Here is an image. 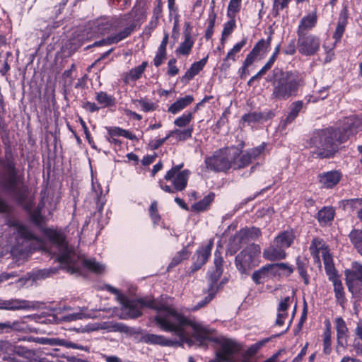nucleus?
<instances>
[{
    "label": "nucleus",
    "mask_w": 362,
    "mask_h": 362,
    "mask_svg": "<svg viewBox=\"0 0 362 362\" xmlns=\"http://www.w3.org/2000/svg\"><path fill=\"white\" fill-rule=\"evenodd\" d=\"M169 310L168 315H156L154 321L161 330L174 333L179 339H169L163 335L147 333L142 336L144 342L161 346H183L184 343L189 341L185 330L186 327H190L192 329L193 337L197 341L212 342V339L217 338L210 337V330L196 322L194 319L188 318L172 306Z\"/></svg>",
    "instance_id": "obj_1"
},
{
    "label": "nucleus",
    "mask_w": 362,
    "mask_h": 362,
    "mask_svg": "<svg viewBox=\"0 0 362 362\" xmlns=\"http://www.w3.org/2000/svg\"><path fill=\"white\" fill-rule=\"evenodd\" d=\"M362 131V117L352 115L346 117L338 127H329L317 129L310 138L313 157L331 158L338 151L339 145L347 141L351 136Z\"/></svg>",
    "instance_id": "obj_2"
},
{
    "label": "nucleus",
    "mask_w": 362,
    "mask_h": 362,
    "mask_svg": "<svg viewBox=\"0 0 362 362\" xmlns=\"http://www.w3.org/2000/svg\"><path fill=\"white\" fill-rule=\"evenodd\" d=\"M273 86L272 98L276 100H288L296 97L305 84V74L296 69L284 70L274 68L272 78L269 80Z\"/></svg>",
    "instance_id": "obj_3"
},
{
    "label": "nucleus",
    "mask_w": 362,
    "mask_h": 362,
    "mask_svg": "<svg viewBox=\"0 0 362 362\" xmlns=\"http://www.w3.org/2000/svg\"><path fill=\"white\" fill-rule=\"evenodd\" d=\"M122 311L127 310L124 319H136L142 315L141 309L148 308L159 313L158 315H168L171 306L165 303L147 297L130 299L125 295L119 296Z\"/></svg>",
    "instance_id": "obj_4"
},
{
    "label": "nucleus",
    "mask_w": 362,
    "mask_h": 362,
    "mask_svg": "<svg viewBox=\"0 0 362 362\" xmlns=\"http://www.w3.org/2000/svg\"><path fill=\"white\" fill-rule=\"evenodd\" d=\"M295 230L288 227L280 231L274 238L270 245L263 250V257L268 261L275 262L286 258V250L291 247L296 240Z\"/></svg>",
    "instance_id": "obj_5"
},
{
    "label": "nucleus",
    "mask_w": 362,
    "mask_h": 362,
    "mask_svg": "<svg viewBox=\"0 0 362 362\" xmlns=\"http://www.w3.org/2000/svg\"><path fill=\"white\" fill-rule=\"evenodd\" d=\"M143 16L142 9L140 7H136V6H133L132 10L127 14L124 16V19L127 20L129 18H134V22H132L128 26H126L123 30H120L117 33L112 34L107 36L106 38H103L100 40L95 41L92 45H89L86 47V49H88L93 47H100L105 45H110L112 44H117L122 40L126 39L129 36L132 35V33L134 31L136 28V22L139 21L141 19V16Z\"/></svg>",
    "instance_id": "obj_6"
},
{
    "label": "nucleus",
    "mask_w": 362,
    "mask_h": 362,
    "mask_svg": "<svg viewBox=\"0 0 362 362\" xmlns=\"http://www.w3.org/2000/svg\"><path fill=\"white\" fill-rule=\"evenodd\" d=\"M260 255L259 245L252 243L246 246L235 257V265L239 273L248 275L252 269L259 264Z\"/></svg>",
    "instance_id": "obj_7"
},
{
    "label": "nucleus",
    "mask_w": 362,
    "mask_h": 362,
    "mask_svg": "<svg viewBox=\"0 0 362 362\" xmlns=\"http://www.w3.org/2000/svg\"><path fill=\"white\" fill-rule=\"evenodd\" d=\"M118 25L119 22L117 20L113 21L109 18H100L97 19L90 28L89 30L85 29L77 35L76 40L79 42L78 46H81L85 42L90 41L95 37L104 35L110 33Z\"/></svg>",
    "instance_id": "obj_8"
},
{
    "label": "nucleus",
    "mask_w": 362,
    "mask_h": 362,
    "mask_svg": "<svg viewBox=\"0 0 362 362\" xmlns=\"http://www.w3.org/2000/svg\"><path fill=\"white\" fill-rule=\"evenodd\" d=\"M205 168L214 173H227L232 168V161L227 154V148L215 151L211 156L204 158Z\"/></svg>",
    "instance_id": "obj_9"
},
{
    "label": "nucleus",
    "mask_w": 362,
    "mask_h": 362,
    "mask_svg": "<svg viewBox=\"0 0 362 362\" xmlns=\"http://www.w3.org/2000/svg\"><path fill=\"white\" fill-rule=\"evenodd\" d=\"M297 37V48L301 55L311 57L320 51L321 40L317 35L310 33L298 35Z\"/></svg>",
    "instance_id": "obj_10"
},
{
    "label": "nucleus",
    "mask_w": 362,
    "mask_h": 362,
    "mask_svg": "<svg viewBox=\"0 0 362 362\" xmlns=\"http://www.w3.org/2000/svg\"><path fill=\"white\" fill-rule=\"evenodd\" d=\"M20 177L18 174H7L0 180V187L4 192L11 195L18 204H22L26 199L24 192L18 189Z\"/></svg>",
    "instance_id": "obj_11"
},
{
    "label": "nucleus",
    "mask_w": 362,
    "mask_h": 362,
    "mask_svg": "<svg viewBox=\"0 0 362 362\" xmlns=\"http://www.w3.org/2000/svg\"><path fill=\"white\" fill-rule=\"evenodd\" d=\"M212 342L220 346L216 356L223 361H229L233 355L238 354L242 349L240 344L229 338L212 339Z\"/></svg>",
    "instance_id": "obj_12"
},
{
    "label": "nucleus",
    "mask_w": 362,
    "mask_h": 362,
    "mask_svg": "<svg viewBox=\"0 0 362 362\" xmlns=\"http://www.w3.org/2000/svg\"><path fill=\"white\" fill-rule=\"evenodd\" d=\"M223 246L217 245L214 251V267L209 271V280L210 281V290H212L223 273L224 260L222 256Z\"/></svg>",
    "instance_id": "obj_13"
},
{
    "label": "nucleus",
    "mask_w": 362,
    "mask_h": 362,
    "mask_svg": "<svg viewBox=\"0 0 362 362\" xmlns=\"http://www.w3.org/2000/svg\"><path fill=\"white\" fill-rule=\"evenodd\" d=\"M214 246V240H210L206 245H202L197 248L192 257V264L190 267L189 274H193L199 270L209 260Z\"/></svg>",
    "instance_id": "obj_14"
},
{
    "label": "nucleus",
    "mask_w": 362,
    "mask_h": 362,
    "mask_svg": "<svg viewBox=\"0 0 362 362\" xmlns=\"http://www.w3.org/2000/svg\"><path fill=\"white\" fill-rule=\"evenodd\" d=\"M41 232L44 237L57 249H66L69 242L66 235L62 228L45 227L42 228Z\"/></svg>",
    "instance_id": "obj_15"
},
{
    "label": "nucleus",
    "mask_w": 362,
    "mask_h": 362,
    "mask_svg": "<svg viewBox=\"0 0 362 362\" xmlns=\"http://www.w3.org/2000/svg\"><path fill=\"white\" fill-rule=\"evenodd\" d=\"M309 250L313 257L320 262V252L322 251V257L325 267V260H327L328 264H334L333 262L332 256L331 255L328 246L326 245L323 239L320 238H314L309 247Z\"/></svg>",
    "instance_id": "obj_16"
},
{
    "label": "nucleus",
    "mask_w": 362,
    "mask_h": 362,
    "mask_svg": "<svg viewBox=\"0 0 362 362\" xmlns=\"http://www.w3.org/2000/svg\"><path fill=\"white\" fill-rule=\"evenodd\" d=\"M107 134L105 136L106 140L111 144L115 146V148H121L122 142L117 137L123 136L132 141H137L136 136L132 132L124 129L119 127H106Z\"/></svg>",
    "instance_id": "obj_17"
},
{
    "label": "nucleus",
    "mask_w": 362,
    "mask_h": 362,
    "mask_svg": "<svg viewBox=\"0 0 362 362\" xmlns=\"http://www.w3.org/2000/svg\"><path fill=\"white\" fill-rule=\"evenodd\" d=\"M349 11L347 5H343L339 13V18L337 23V26L332 35V38L334 40V46L341 42V38L346 31V26L349 23Z\"/></svg>",
    "instance_id": "obj_18"
},
{
    "label": "nucleus",
    "mask_w": 362,
    "mask_h": 362,
    "mask_svg": "<svg viewBox=\"0 0 362 362\" xmlns=\"http://www.w3.org/2000/svg\"><path fill=\"white\" fill-rule=\"evenodd\" d=\"M342 176L340 170H334L320 173L317 175V180L323 188L333 189L339 184Z\"/></svg>",
    "instance_id": "obj_19"
},
{
    "label": "nucleus",
    "mask_w": 362,
    "mask_h": 362,
    "mask_svg": "<svg viewBox=\"0 0 362 362\" xmlns=\"http://www.w3.org/2000/svg\"><path fill=\"white\" fill-rule=\"evenodd\" d=\"M318 16L317 11L315 10L312 12L307 13L299 21L297 27L296 34L305 35L309 34L308 32L315 28L317 25Z\"/></svg>",
    "instance_id": "obj_20"
},
{
    "label": "nucleus",
    "mask_w": 362,
    "mask_h": 362,
    "mask_svg": "<svg viewBox=\"0 0 362 362\" xmlns=\"http://www.w3.org/2000/svg\"><path fill=\"white\" fill-rule=\"evenodd\" d=\"M276 276L273 263L267 264L260 269L255 271L252 274V279L255 284H263Z\"/></svg>",
    "instance_id": "obj_21"
},
{
    "label": "nucleus",
    "mask_w": 362,
    "mask_h": 362,
    "mask_svg": "<svg viewBox=\"0 0 362 362\" xmlns=\"http://www.w3.org/2000/svg\"><path fill=\"white\" fill-rule=\"evenodd\" d=\"M274 116V114L271 110L267 112H250L241 117L240 122L250 124L252 123L266 122Z\"/></svg>",
    "instance_id": "obj_22"
},
{
    "label": "nucleus",
    "mask_w": 362,
    "mask_h": 362,
    "mask_svg": "<svg viewBox=\"0 0 362 362\" xmlns=\"http://www.w3.org/2000/svg\"><path fill=\"white\" fill-rule=\"evenodd\" d=\"M325 273L326 275L328 276L329 281H332L334 287V292L339 293V292H344V288L342 284V282L340 279V276L338 274L337 270L335 268L334 264H328L327 260H325Z\"/></svg>",
    "instance_id": "obj_23"
},
{
    "label": "nucleus",
    "mask_w": 362,
    "mask_h": 362,
    "mask_svg": "<svg viewBox=\"0 0 362 362\" xmlns=\"http://www.w3.org/2000/svg\"><path fill=\"white\" fill-rule=\"evenodd\" d=\"M32 306L30 302L26 300L21 299H10L2 300L0 299V310H28Z\"/></svg>",
    "instance_id": "obj_24"
},
{
    "label": "nucleus",
    "mask_w": 362,
    "mask_h": 362,
    "mask_svg": "<svg viewBox=\"0 0 362 362\" xmlns=\"http://www.w3.org/2000/svg\"><path fill=\"white\" fill-rule=\"evenodd\" d=\"M335 209L332 206H323L315 216L321 227L330 226L335 216Z\"/></svg>",
    "instance_id": "obj_25"
},
{
    "label": "nucleus",
    "mask_w": 362,
    "mask_h": 362,
    "mask_svg": "<svg viewBox=\"0 0 362 362\" xmlns=\"http://www.w3.org/2000/svg\"><path fill=\"white\" fill-rule=\"evenodd\" d=\"M344 274L346 285L349 290L351 291L352 284L354 281H359L362 282V264L354 263L351 269H346Z\"/></svg>",
    "instance_id": "obj_26"
},
{
    "label": "nucleus",
    "mask_w": 362,
    "mask_h": 362,
    "mask_svg": "<svg viewBox=\"0 0 362 362\" xmlns=\"http://www.w3.org/2000/svg\"><path fill=\"white\" fill-rule=\"evenodd\" d=\"M208 55L198 62H194L182 76L181 81L187 83L197 75L205 66L208 61Z\"/></svg>",
    "instance_id": "obj_27"
},
{
    "label": "nucleus",
    "mask_w": 362,
    "mask_h": 362,
    "mask_svg": "<svg viewBox=\"0 0 362 362\" xmlns=\"http://www.w3.org/2000/svg\"><path fill=\"white\" fill-rule=\"evenodd\" d=\"M243 146L244 143L243 142L242 144H240V149L238 150V151L231 158L233 165L232 169L233 170H240L245 168V167L248 166L252 161L247 151L244 154H243L238 160H236V159L240 156L241 148H243Z\"/></svg>",
    "instance_id": "obj_28"
},
{
    "label": "nucleus",
    "mask_w": 362,
    "mask_h": 362,
    "mask_svg": "<svg viewBox=\"0 0 362 362\" xmlns=\"http://www.w3.org/2000/svg\"><path fill=\"white\" fill-rule=\"evenodd\" d=\"M189 174L190 171L185 169L177 175H175L172 180H169L168 181H171L176 192H182L185 190L187 186Z\"/></svg>",
    "instance_id": "obj_29"
},
{
    "label": "nucleus",
    "mask_w": 362,
    "mask_h": 362,
    "mask_svg": "<svg viewBox=\"0 0 362 362\" xmlns=\"http://www.w3.org/2000/svg\"><path fill=\"white\" fill-rule=\"evenodd\" d=\"M148 66V62H143L139 66L130 69L124 76V82L129 83L140 79Z\"/></svg>",
    "instance_id": "obj_30"
},
{
    "label": "nucleus",
    "mask_w": 362,
    "mask_h": 362,
    "mask_svg": "<svg viewBox=\"0 0 362 362\" xmlns=\"http://www.w3.org/2000/svg\"><path fill=\"white\" fill-rule=\"evenodd\" d=\"M259 56L255 52L251 50L246 56V58L243 61V65L239 68L238 74L239 77L242 80H245L250 74L248 68L257 60Z\"/></svg>",
    "instance_id": "obj_31"
},
{
    "label": "nucleus",
    "mask_w": 362,
    "mask_h": 362,
    "mask_svg": "<svg viewBox=\"0 0 362 362\" xmlns=\"http://www.w3.org/2000/svg\"><path fill=\"white\" fill-rule=\"evenodd\" d=\"M215 196L214 192H210L207 195L204 196L202 199L192 204L190 210L197 213L206 211L214 201Z\"/></svg>",
    "instance_id": "obj_32"
},
{
    "label": "nucleus",
    "mask_w": 362,
    "mask_h": 362,
    "mask_svg": "<svg viewBox=\"0 0 362 362\" xmlns=\"http://www.w3.org/2000/svg\"><path fill=\"white\" fill-rule=\"evenodd\" d=\"M308 263L309 261L307 258H302L300 256H298L296 259V269L305 286L310 284V275L307 271Z\"/></svg>",
    "instance_id": "obj_33"
},
{
    "label": "nucleus",
    "mask_w": 362,
    "mask_h": 362,
    "mask_svg": "<svg viewBox=\"0 0 362 362\" xmlns=\"http://www.w3.org/2000/svg\"><path fill=\"white\" fill-rule=\"evenodd\" d=\"M335 328L337 331V342L343 346L344 343H346L348 337V328L346 322L341 317L335 319Z\"/></svg>",
    "instance_id": "obj_34"
},
{
    "label": "nucleus",
    "mask_w": 362,
    "mask_h": 362,
    "mask_svg": "<svg viewBox=\"0 0 362 362\" xmlns=\"http://www.w3.org/2000/svg\"><path fill=\"white\" fill-rule=\"evenodd\" d=\"M95 100L100 105V108L111 107L116 105V98L105 91L95 92Z\"/></svg>",
    "instance_id": "obj_35"
},
{
    "label": "nucleus",
    "mask_w": 362,
    "mask_h": 362,
    "mask_svg": "<svg viewBox=\"0 0 362 362\" xmlns=\"http://www.w3.org/2000/svg\"><path fill=\"white\" fill-rule=\"evenodd\" d=\"M194 101V97L191 95H185L183 98L177 99L170 105L168 111L173 115L178 113Z\"/></svg>",
    "instance_id": "obj_36"
},
{
    "label": "nucleus",
    "mask_w": 362,
    "mask_h": 362,
    "mask_svg": "<svg viewBox=\"0 0 362 362\" xmlns=\"http://www.w3.org/2000/svg\"><path fill=\"white\" fill-rule=\"evenodd\" d=\"M273 31L269 33L267 40H259L253 47L252 50L259 56V59L263 57L269 51L272 40Z\"/></svg>",
    "instance_id": "obj_37"
},
{
    "label": "nucleus",
    "mask_w": 362,
    "mask_h": 362,
    "mask_svg": "<svg viewBox=\"0 0 362 362\" xmlns=\"http://www.w3.org/2000/svg\"><path fill=\"white\" fill-rule=\"evenodd\" d=\"M304 104L303 100H296L293 102L289 107V112L284 120V125L292 123L298 116L300 111L303 110Z\"/></svg>",
    "instance_id": "obj_38"
},
{
    "label": "nucleus",
    "mask_w": 362,
    "mask_h": 362,
    "mask_svg": "<svg viewBox=\"0 0 362 362\" xmlns=\"http://www.w3.org/2000/svg\"><path fill=\"white\" fill-rule=\"evenodd\" d=\"M325 328L323 332V351L325 354L331 352L332 348V325L329 320L326 319L324 321Z\"/></svg>",
    "instance_id": "obj_39"
},
{
    "label": "nucleus",
    "mask_w": 362,
    "mask_h": 362,
    "mask_svg": "<svg viewBox=\"0 0 362 362\" xmlns=\"http://www.w3.org/2000/svg\"><path fill=\"white\" fill-rule=\"evenodd\" d=\"M13 226L20 238L26 241L38 240V237L27 226L19 223H16Z\"/></svg>",
    "instance_id": "obj_40"
},
{
    "label": "nucleus",
    "mask_w": 362,
    "mask_h": 362,
    "mask_svg": "<svg viewBox=\"0 0 362 362\" xmlns=\"http://www.w3.org/2000/svg\"><path fill=\"white\" fill-rule=\"evenodd\" d=\"M29 218L30 222L37 227L40 230L45 228L44 225L46 223V218L42 214L40 209H34L33 211H29Z\"/></svg>",
    "instance_id": "obj_41"
},
{
    "label": "nucleus",
    "mask_w": 362,
    "mask_h": 362,
    "mask_svg": "<svg viewBox=\"0 0 362 362\" xmlns=\"http://www.w3.org/2000/svg\"><path fill=\"white\" fill-rule=\"evenodd\" d=\"M271 337L264 338L262 340L257 341L256 343L250 346L247 349L243 354V357L245 359H247L253 357L259 351V350L264 346L267 342L271 340Z\"/></svg>",
    "instance_id": "obj_42"
},
{
    "label": "nucleus",
    "mask_w": 362,
    "mask_h": 362,
    "mask_svg": "<svg viewBox=\"0 0 362 362\" xmlns=\"http://www.w3.org/2000/svg\"><path fill=\"white\" fill-rule=\"evenodd\" d=\"M132 103L136 106L140 105L141 110L144 112L155 111L158 107L156 103L148 100L147 98H142L140 99L132 100Z\"/></svg>",
    "instance_id": "obj_43"
},
{
    "label": "nucleus",
    "mask_w": 362,
    "mask_h": 362,
    "mask_svg": "<svg viewBox=\"0 0 362 362\" xmlns=\"http://www.w3.org/2000/svg\"><path fill=\"white\" fill-rule=\"evenodd\" d=\"M349 238L354 247L362 255V230L353 229L350 232Z\"/></svg>",
    "instance_id": "obj_44"
},
{
    "label": "nucleus",
    "mask_w": 362,
    "mask_h": 362,
    "mask_svg": "<svg viewBox=\"0 0 362 362\" xmlns=\"http://www.w3.org/2000/svg\"><path fill=\"white\" fill-rule=\"evenodd\" d=\"M194 41L192 38H189L187 35L184 37V41L182 42L180 46L176 49L175 53L183 56H188L194 46Z\"/></svg>",
    "instance_id": "obj_45"
},
{
    "label": "nucleus",
    "mask_w": 362,
    "mask_h": 362,
    "mask_svg": "<svg viewBox=\"0 0 362 362\" xmlns=\"http://www.w3.org/2000/svg\"><path fill=\"white\" fill-rule=\"evenodd\" d=\"M21 329H22V323L19 321L0 322V334H8L13 331H19Z\"/></svg>",
    "instance_id": "obj_46"
},
{
    "label": "nucleus",
    "mask_w": 362,
    "mask_h": 362,
    "mask_svg": "<svg viewBox=\"0 0 362 362\" xmlns=\"http://www.w3.org/2000/svg\"><path fill=\"white\" fill-rule=\"evenodd\" d=\"M291 0H273L272 14L274 18H277L280 15V11L288 8Z\"/></svg>",
    "instance_id": "obj_47"
},
{
    "label": "nucleus",
    "mask_w": 362,
    "mask_h": 362,
    "mask_svg": "<svg viewBox=\"0 0 362 362\" xmlns=\"http://www.w3.org/2000/svg\"><path fill=\"white\" fill-rule=\"evenodd\" d=\"M189 257V252L186 247L182 248L180 251L172 259L168 265V268H173L180 264L183 260L188 259Z\"/></svg>",
    "instance_id": "obj_48"
},
{
    "label": "nucleus",
    "mask_w": 362,
    "mask_h": 362,
    "mask_svg": "<svg viewBox=\"0 0 362 362\" xmlns=\"http://www.w3.org/2000/svg\"><path fill=\"white\" fill-rule=\"evenodd\" d=\"M345 202L346 206L356 210L357 218L362 221V198L347 199Z\"/></svg>",
    "instance_id": "obj_49"
},
{
    "label": "nucleus",
    "mask_w": 362,
    "mask_h": 362,
    "mask_svg": "<svg viewBox=\"0 0 362 362\" xmlns=\"http://www.w3.org/2000/svg\"><path fill=\"white\" fill-rule=\"evenodd\" d=\"M193 117L194 112H186L176 118L174 121V124L178 127H185L191 122Z\"/></svg>",
    "instance_id": "obj_50"
},
{
    "label": "nucleus",
    "mask_w": 362,
    "mask_h": 362,
    "mask_svg": "<svg viewBox=\"0 0 362 362\" xmlns=\"http://www.w3.org/2000/svg\"><path fill=\"white\" fill-rule=\"evenodd\" d=\"M83 266L95 274H100L104 270V267L94 259H84L83 261Z\"/></svg>",
    "instance_id": "obj_51"
},
{
    "label": "nucleus",
    "mask_w": 362,
    "mask_h": 362,
    "mask_svg": "<svg viewBox=\"0 0 362 362\" xmlns=\"http://www.w3.org/2000/svg\"><path fill=\"white\" fill-rule=\"evenodd\" d=\"M242 0H230L228 8L227 16L228 18H235L241 9Z\"/></svg>",
    "instance_id": "obj_52"
},
{
    "label": "nucleus",
    "mask_w": 362,
    "mask_h": 362,
    "mask_svg": "<svg viewBox=\"0 0 362 362\" xmlns=\"http://www.w3.org/2000/svg\"><path fill=\"white\" fill-rule=\"evenodd\" d=\"M355 333L358 339H355L354 347L356 352L362 356V322L357 325L355 329Z\"/></svg>",
    "instance_id": "obj_53"
},
{
    "label": "nucleus",
    "mask_w": 362,
    "mask_h": 362,
    "mask_svg": "<svg viewBox=\"0 0 362 362\" xmlns=\"http://www.w3.org/2000/svg\"><path fill=\"white\" fill-rule=\"evenodd\" d=\"M148 213L153 225H158L161 220V216L158 213L157 201L154 200L151 202L148 209Z\"/></svg>",
    "instance_id": "obj_54"
},
{
    "label": "nucleus",
    "mask_w": 362,
    "mask_h": 362,
    "mask_svg": "<svg viewBox=\"0 0 362 362\" xmlns=\"http://www.w3.org/2000/svg\"><path fill=\"white\" fill-rule=\"evenodd\" d=\"M267 144L265 142H262L260 145L247 150V153L250 156L252 160H256L259 158L262 154L264 153Z\"/></svg>",
    "instance_id": "obj_55"
},
{
    "label": "nucleus",
    "mask_w": 362,
    "mask_h": 362,
    "mask_svg": "<svg viewBox=\"0 0 362 362\" xmlns=\"http://www.w3.org/2000/svg\"><path fill=\"white\" fill-rule=\"evenodd\" d=\"M233 240L240 246L247 243L250 240L249 238L248 233L246 231V228H242L239 231L236 232L233 236Z\"/></svg>",
    "instance_id": "obj_56"
},
{
    "label": "nucleus",
    "mask_w": 362,
    "mask_h": 362,
    "mask_svg": "<svg viewBox=\"0 0 362 362\" xmlns=\"http://www.w3.org/2000/svg\"><path fill=\"white\" fill-rule=\"evenodd\" d=\"M216 18V14L212 12L211 14L209 15L208 18V25L205 30L204 37L206 40H209L211 38L214 34V28L215 25V21Z\"/></svg>",
    "instance_id": "obj_57"
},
{
    "label": "nucleus",
    "mask_w": 362,
    "mask_h": 362,
    "mask_svg": "<svg viewBox=\"0 0 362 362\" xmlns=\"http://www.w3.org/2000/svg\"><path fill=\"white\" fill-rule=\"evenodd\" d=\"M230 20L224 23L222 30L221 40L223 41L224 37L228 36L233 33L236 27L235 18H229Z\"/></svg>",
    "instance_id": "obj_58"
},
{
    "label": "nucleus",
    "mask_w": 362,
    "mask_h": 362,
    "mask_svg": "<svg viewBox=\"0 0 362 362\" xmlns=\"http://www.w3.org/2000/svg\"><path fill=\"white\" fill-rule=\"evenodd\" d=\"M209 293L208 296H206L203 300L199 301L197 305H195L192 308V311H197L199 310L200 308L206 306L207 304H209L212 299L214 298L216 290H214V288L212 290H210V287L209 288Z\"/></svg>",
    "instance_id": "obj_59"
},
{
    "label": "nucleus",
    "mask_w": 362,
    "mask_h": 362,
    "mask_svg": "<svg viewBox=\"0 0 362 362\" xmlns=\"http://www.w3.org/2000/svg\"><path fill=\"white\" fill-rule=\"evenodd\" d=\"M274 271L276 275L279 273V270L285 271L286 276H289L291 274H293L294 271V267L286 262H280V263H273Z\"/></svg>",
    "instance_id": "obj_60"
},
{
    "label": "nucleus",
    "mask_w": 362,
    "mask_h": 362,
    "mask_svg": "<svg viewBox=\"0 0 362 362\" xmlns=\"http://www.w3.org/2000/svg\"><path fill=\"white\" fill-rule=\"evenodd\" d=\"M60 253L57 257V261L60 264H68L71 261V255L70 250L69 249V245L67 248L65 249H58Z\"/></svg>",
    "instance_id": "obj_61"
},
{
    "label": "nucleus",
    "mask_w": 362,
    "mask_h": 362,
    "mask_svg": "<svg viewBox=\"0 0 362 362\" xmlns=\"http://www.w3.org/2000/svg\"><path fill=\"white\" fill-rule=\"evenodd\" d=\"M52 344L61 345L66 348H72L75 349L83 350V346L75 344L71 341H68L64 339H53Z\"/></svg>",
    "instance_id": "obj_62"
},
{
    "label": "nucleus",
    "mask_w": 362,
    "mask_h": 362,
    "mask_svg": "<svg viewBox=\"0 0 362 362\" xmlns=\"http://www.w3.org/2000/svg\"><path fill=\"white\" fill-rule=\"evenodd\" d=\"M167 59V51L162 49H157L156 56L153 58V64L156 67H159L163 64L164 61Z\"/></svg>",
    "instance_id": "obj_63"
},
{
    "label": "nucleus",
    "mask_w": 362,
    "mask_h": 362,
    "mask_svg": "<svg viewBox=\"0 0 362 362\" xmlns=\"http://www.w3.org/2000/svg\"><path fill=\"white\" fill-rule=\"evenodd\" d=\"M176 64L177 59L174 57L170 59L168 62L167 74L170 77L176 76L180 71L178 67L176 66Z\"/></svg>",
    "instance_id": "obj_64"
}]
</instances>
